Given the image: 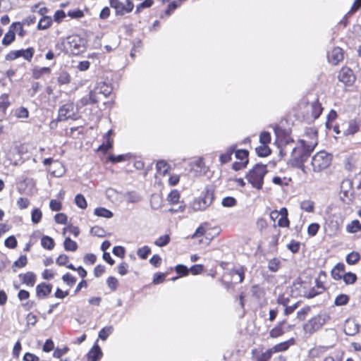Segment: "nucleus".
Segmentation results:
<instances>
[{
	"label": "nucleus",
	"instance_id": "obj_1",
	"mask_svg": "<svg viewBox=\"0 0 361 361\" xmlns=\"http://www.w3.org/2000/svg\"><path fill=\"white\" fill-rule=\"evenodd\" d=\"M317 145L316 140L307 141L303 139L299 140L292 151L293 160L298 166L303 165Z\"/></svg>",
	"mask_w": 361,
	"mask_h": 361
},
{
	"label": "nucleus",
	"instance_id": "obj_2",
	"mask_svg": "<svg viewBox=\"0 0 361 361\" xmlns=\"http://www.w3.org/2000/svg\"><path fill=\"white\" fill-rule=\"evenodd\" d=\"M267 173V166L257 164L247 173L246 179L253 188L260 190L262 188L264 177Z\"/></svg>",
	"mask_w": 361,
	"mask_h": 361
},
{
	"label": "nucleus",
	"instance_id": "obj_3",
	"mask_svg": "<svg viewBox=\"0 0 361 361\" xmlns=\"http://www.w3.org/2000/svg\"><path fill=\"white\" fill-rule=\"evenodd\" d=\"M331 160L332 157L330 154L324 151L317 152L312 159L313 171L315 172H319L326 169L330 166Z\"/></svg>",
	"mask_w": 361,
	"mask_h": 361
},
{
	"label": "nucleus",
	"instance_id": "obj_4",
	"mask_svg": "<svg viewBox=\"0 0 361 361\" xmlns=\"http://www.w3.org/2000/svg\"><path fill=\"white\" fill-rule=\"evenodd\" d=\"M326 315L318 314L308 320L303 326V330L305 334H313L318 331L328 320Z\"/></svg>",
	"mask_w": 361,
	"mask_h": 361
},
{
	"label": "nucleus",
	"instance_id": "obj_5",
	"mask_svg": "<svg viewBox=\"0 0 361 361\" xmlns=\"http://www.w3.org/2000/svg\"><path fill=\"white\" fill-rule=\"evenodd\" d=\"M67 44L73 54H78L85 49V40L77 35L69 36L67 38Z\"/></svg>",
	"mask_w": 361,
	"mask_h": 361
},
{
	"label": "nucleus",
	"instance_id": "obj_6",
	"mask_svg": "<svg viewBox=\"0 0 361 361\" xmlns=\"http://www.w3.org/2000/svg\"><path fill=\"white\" fill-rule=\"evenodd\" d=\"M110 6L116 10V14L123 15L125 13H130L134 8L133 4L130 0H127L126 4L119 0H109Z\"/></svg>",
	"mask_w": 361,
	"mask_h": 361
},
{
	"label": "nucleus",
	"instance_id": "obj_7",
	"mask_svg": "<svg viewBox=\"0 0 361 361\" xmlns=\"http://www.w3.org/2000/svg\"><path fill=\"white\" fill-rule=\"evenodd\" d=\"M212 202V195L207 193L204 197L194 200L191 204V208L195 212L204 210L211 204Z\"/></svg>",
	"mask_w": 361,
	"mask_h": 361
},
{
	"label": "nucleus",
	"instance_id": "obj_8",
	"mask_svg": "<svg viewBox=\"0 0 361 361\" xmlns=\"http://www.w3.org/2000/svg\"><path fill=\"white\" fill-rule=\"evenodd\" d=\"M75 107L71 103L63 105L59 110V118L61 121L75 118Z\"/></svg>",
	"mask_w": 361,
	"mask_h": 361
},
{
	"label": "nucleus",
	"instance_id": "obj_9",
	"mask_svg": "<svg viewBox=\"0 0 361 361\" xmlns=\"http://www.w3.org/2000/svg\"><path fill=\"white\" fill-rule=\"evenodd\" d=\"M338 78L339 81L345 85H351L355 79V77L351 69L349 68H342L338 73Z\"/></svg>",
	"mask_w": 361,
	"mask_h": 361
},
{
	"label": "nucleus",
	"instance_id": "obj_10",
	"mask_svg": "<svg viewBox=\"0 0 361 361\" xmlns=\"http://www.w3.org/2000/svg\"><path fill=\"white\" fill-rule=\"evenodd\" d=\"M329 61L334 64L337 65L340 61L343 59V51L340 47H335L331 52L328 54Z\"/></svg>",
	"mask_w": 361,
	"mask_h": 361
},
{
	"label": "nucleus",
	"instance_id": "obj_11",
	"mask_svg": "<svg viewBox=\"0 0 361 361\" xmlns=\"http://www.w3.org/2000/svg\"><path fill=\"white\" fill-rule=\"evenodd\" d=\"M247 157H248V152L247 150H244V149L237 150L235 152V157L238 159H240L243 162L240 163V164L235 162L233 164V169L234 170L237 171V170L240 169L243 167H245V166L248 161Z\"/></svg>",
	"mask_w": 361,
	"mask_h": 361
},
{
	"label": "nucleus",
	"instance_id": "obj_12",
	"mask_svg": "<svg viewBox=\"0 0 361 361\" xmlns=\"http://www.w3.org/2000/svg\"><path fill=\"white\" fill-rule=\"evenodd\" d=\"M295 343V340L293 338H290L288 341L279 343L270 348L272 353H276L280 352H284L287 350L291 345Z\"/></svg>",
	"mask_w": 361,
	"mask_h": 361
},
{
	"label": "nucleus",
	"instance_id": "obj_13",
	"mask_svg": "<svg viewBox=\"0 0 361 361\" xmlns=\"http://www.w3.org/2000/svg\"><path fill=\"white\" fill-rule=\"evenodd\" d=\"M359 324L353 319H347L344 324V332L346 335L354 336L359 331Z\"/></svg>",
	"mask_w": 361,
	"mask_h": 361
},
{
	"label": "nucleus",
	"instance_id": "obj_14",
	"mask_svg": "<svg viewBox=\"0 0 361 361\" xmlns=\"http://www.w3.org/2000/svg\"><path fill=\"white\" fill-rule=\"evenodd\" d=\"M101 94L95 92V88L91 90L89 93V97H83L81 99L80 102L82 105L85 106L89 104H94L101 99Z\"/></svg>",
	"mask_w": 361,
	"mask_h": 361
},
{
	"label": "nucleus",
	"instance_id": "obj_15",
	"mask_svg": "<svg viewBox=\"0 0 361 361\" xmlns=\"http://www.w3.org/2000/svg\"><path fill=\"white\" fill-rule=\"evenodd\" d=\"M19 278L23 284L30 287H33L36 282V275L32 271L20 274Z\"/></svg>",
	"mask_w": 361,
	"mask_h": 361
},
{
	"label": "nucleus",
	"instance_id": "obj_16",
	"mask_svg": "<svg viewBox=\"0 0 361 361\" xmlns=\"http://www.w3.org/2000/svg\"><path fill=\"white\" fill-rule=\"evenodd\" d=\"M286 324V320L279 322L273 329L269 331V336L272 338H276L284 334L285 330L283 325Z\"/></svg>",
	"mask_w": 361,
	"mask_h": 361
},
{
	"label": "nucleus",
	"instance_id": "obj_17",
	"mask_svg": "<svg viewBox=\"0 0 361 361\" xmlns=\"http://www.w3.org/2000/svg\"><path fill=\"white\" fill-rule=\"evenodd\" d=\"M95 92H98L99 94L103 96L104 97H106L111 92V87L106 82H99L94 87Z\"/></svg>",
	"mask_w": 361,
	"mask_h": 361
},
{
	"label": "nucleus",
	"instance_id": "obj_18",
	"mask_svg": "<svg viewBox=\"0 0 361 361\" xmlns=\"http://www.w3.org/2000/svg\"><path fill=\"white\" fill-rule=\"evenodd\" d=\"M102 350L98 345H95L87 354L88 361H97L102 357Z\"/></svg>",
	"mask_w": 361,
	"mask_h": 361
},
{
	"label": "nucleus",
	"instance_id": "obj_19",
	"mask_svg": "<svg viewBox=\"0 0 361 361\" xmlns=\"http://www.w3.org/2000/svg\"><path fill=\"white\" fill-rule=\"evenodd\" d=\"M345 265L343 263H338L331 270V276L335 280H339L345 274Z\"/></svg>",
	"mask_w": 361,
	"mask_h": 361
},
{
	"label": "nucleus",
	"instance_id": "obj_20",
	"mask_svg": "<svg viewBox=\"0 0 361 361\" xmlns=\"http://www.w3.org/2000/svg\"><path fill=\"white\" fill-rule=\"evenodd\" d=\"M52 286L44 283L39 284L36 288V293L39 297H45L51 291Z\"/></svg>",
	"mask_w": 361,
	"mask_h": 361
},
{
	"label": "nucleus",
	"instance_id": "obj_21",
	"mask_svg": "<svg viewBox=\"0 0 361 361\" xmlns=\"http://www.w3.org/2000/svg\"><path fill=\"white\" fill-rule=\"evenodd\" d=\"M300 207L306 212L312 213L314 211V202L310 200H305L300 202Z\"/></svg>",
	"mask_w": 361,
	"mask_h": 361
},
{
	"label": "nucleus",
	"instance_id": "obj_22",
	"mask_svg": "<svg viewBox=\"0 0 361 361\" xmlns=\"http://www.w3.org/2000/svg\"><path fill=\"white\" fill-rule=\"evenodd\" d=\"M235 151V147H230L225 153L220 154L219 160L221 164L228 163L231 160V156Z\"/></svg>",
	"mask_w": 361,
	"mask_h": 361
},
{
	"label": "nucleus",
	"instance_id": "obj_23",
	"mask_svg": "<svg viewBox=\"0 0 361 361\" xmlns=\"http://www.w3.org/2000/svg\"><path fill=\"white\" fill-rule=\"evenodd\" d=\"M192 170H195L197 173H205V166L202 158L197 159L192 164Z\"/></svg>",
	"mask_w": 361,
	"mask_h": 361
},
{
	"label": "nucleus",
	"instance_id": "obj_24",
	"mask_svg": "<svg viewBox=\"0 0 361 361\" xmlns=\"http://www.w3.org/2000/svg\"><path fill=\"white\" fill-rule=\"evenodd\" d=\"M169 168V164L163 160L159 161L156 165L157 171L161 176H165L168 173Z\"/></svg>",
	"mask_w": 361,
	"mask_h": 361
},
{
	"label": "nucleus",
	"instance_id": "obj_25",
	"mask_svg": "<svg viewBox=\"0 0 361 361\" xmlns=\"http://www.w3.org/2000/svg\"><path fill=\"white\" fill-rule=\"evenodd\" d=\"M346 231L350 233H355L361 231V224L358 220H353L346 226Z\"/></svg>",
	"mask_w": 361,
	"mask_h": 361
},
{
	"label": "nucleus",
	"instance_id": "obj_26",
	"mask_svg": "<svg viewBox=\"0 0 361 361\" xmlns=\"http://www.w3.org/2000/svg\"><path fill=\"white\" fill-rule=\"evenodd\" d=\"M19 57H23L25 60L30 61L33 57L35 50L33 48L30 47L26 49L18 50Z\"/></svg>",
	"mask_w": 361,
	"mask_h": 361
},
{
	"label": "nucleus",
	"instance_id": "obj_27",
	"mask_svg": "<svg viewBox=\"0 0 361 361\" xmlns=\"http://www.w3.org/2000/svg\"><path fill=\"white\" fill-rule=\"evenodd\" d=\"M52 23V19L49 16H43L39 20L37 27L39 30H46L50 27Z\"/></svg>",
	"mask_w": 361,
	"mask_h": 361
},
{
	"label": "nucleus",
	"instance_id": "obj_28",
	"mask_svg": "<svg viewBox=\"0 0 361 361\" xmlns=\"http://www.w3.org/2000/svg\"><path fill=\"white\" fill-rule=\"evenodd\" d=\"M18 149L16 146H12L10 150L6 152V157L11 163L16 164L17 157H18Z\"/></svg>",
	"mask_w": 361,
	"mask_h": 361
},
{
	"label": "nucleus",
	"instance_id": "obj_29",
	"mask_svg": "<svg viewBox=\"0 0 361 361\" xmlns=\"http://www.w3.org/2000/svg\"><path fill=\"white\" fill-rule=\"evenodd\" d=\"M94 213L95 215H97L98 216L104 217L106 219H109L113 216V213L110 210H109L104 207L96 208L94 209Z\"/></svg>",
	"mask_w": 361,
	"mask_h": 361
},
{
	"label": "nucleus",
	"instance_id": "obj_30",
	"mask_svg": "<svg viewBox=\"0 0 361 361\" xmlns=\"http://www.w3.org/2000/svg\"><path fill=\"white\" fill-rule=\"evenodd\" d=\"M311 109H312V116L314 118H317L320 116V114L322 111V107L321 104L317 101H315L312 103Z\"/></svg>",
	"mask_w": 361,
	"mask_h": 361
},
{
	"label": "nucleus",
	"instance_id": "obj_31",
	"mask_svg": "<svg viewBox=\"0 0 361 361\" xmlns=\"http://www.w3.org/2000/svg\"><path fill=\"white\" fill-rule=\"evenodd\" d=\"M360 259V255L357 252H351L346 257V262L348 264H357Z\"/></svg>",
	"mask_w": 361,
	"mask_h": 361
},
{
	"label": "nucleus",
	"instance_id": "obj_32",
	"mask_svg": "<svg viewBox=\"0 0 361 361\" xmlns=\"http://www.w3.org/2000/svg\"><path fill=\"white\" fill-rule=\"evenodd\" d=\"M15 37H16L15 32L11 28V26H10L9 30L8 31V32L6 33V35H5V36H4V39H3L1 42L4 45H8L12 42L14 41Z\"/></svg>",
	"mask_w": 361,
	"mask_h": 361
},
{
	"label": "nucleus",
	"instance_id": "obj_33",
	"mask_svg": "<svg viewBox=\"0 0 361 361\" xmlns=\"http://www.w3.org/2000/svg\"><path fill=\"white\" fill-rule=\"evenodd\" d=\"M42 246L47 250H52L54 246V240L49 236H43L41 239Z\"/></svg>",
	"mask_w": 361,
	"mask_h": 361
},
{
	"label": "nucleus",
	"instance_id": "obj_34",
	"mask_svg": "<svg viewBox=\"0 0 361 361\" xmlns=\"http://www.w3.org/2000/svg\"><path fill=\"white\" fill-rule=\"evenodd\" d=\"M64 248L67 251H75L78 248V245L75 241L72 240L69 237H67L63 243Z\"/></svg>",
	"mask_w": 361,
	"mask_h": 361
},
{
	"label": "nucleus",
	"instance_id": "obj_35",
	"mask_svg": "<svg viewBox=\"0 0 361 361\" xmlns=\"http://www.w3.org/2000/svg\"><path fill=\"white\" fill-rule=\"evenodd\" d=\"M256 152L259 157H267L271 153V150L267 145L261 144L256 147Z\"/></svg>",
	"mask_w": 361,
	"mask_h": 361
},
{
	"label": "nucleus",
	"instance_id": "obj_36",
	"mask_svg": "<svg viewBox=\"0 0 361 361\" xmlns=\"http://www.w3.org/2000/svg\"><path fill=\"white\" fill-rule=\"evenodd\" d=\"M113 330H114V328L112 326H105L102 329L100 330V331L99 332V338H101L102 341H105L106 340V338H108V336L112 334L113 332Z\"/></svg>",
	"mask_w": 361,
	"mask_h": 361
},
{
	"label": "nucleus",
	"instance_id": "obj_37",
	"mask_svg": "<svg viewBox=\"0 0 361 361\" xmlns=\"http://www.w3.org/2000/svg\"><path fill=\"white\" fill-rule=\"evenodd\" d=\"M326 350V348L324 346H319L312 348L309 352V356L310 357H319Z\"/></svg>",
	"mask_w": 361,
	"mask_h": 361
},
{
	"label": "nucleus",
	"instance_id": "obj_38",
	"mask_svg": "<svg viewBox=\"0 0 361 361\" xmlns=\"http://www.w3.org/2000/svg\"><path fill=\"white\" fill-rule=\"evenodd\" d=\"M180 199V193L177 190H173L168 195L167 200L172 204L178 202Z\"/></svg>",
	"mask_w": 361,
	"mask_h": 361
},
{
	"label": "nucleus",
	"instance_id": "obj_39",
	"mask_svg": "<svg viewBox=\"0 0 361 361\" xmlns=\"http://www.w3.org/2000/svg\"><path fill=\"white\" fill-rule=\"evenodd\" d=\"M273 353L270 348L267 349L264 353H261L260 355H257L255 357V361H269Z\"/></svg>",
	"mask_w": 361,
	"mask_h": 361
},
{
	"label": "nucleus",
	"instance_id": "obj_40",
	"mask_svg": "<svg viewBox=\"0 0 361 361\" xmlns=\"http://www.w3.org/2000/svg\"><path fill=\"white\" fill-rule=\"evenodd\" d=\"M151 252V249L149 247L145 245L142 247H140L137 251V255L142 259H145L147 258L148 255Z\"/></svg>",
	"mask_w": 361,
	"mask_h": 361
},
{
	"label": "nucleus",
	"instance_id": "obj_41",
	"mask_svg": "<svg viewBox=\"0 0 361 361\" xmlns=\"http://www.w3.org/2000/svg\"><path fill=\"white\" fill-rule=\"evenodd\" d=\"M349 301V297L345 294L338 295L334 301V304L337 306L346 305Z\"/></svg>",
	"mask_w": 361,
	"mask_h": 361
},
{
	"label": "nucleus",
	"instance_id": "obj_42",
	"mask_svg": "<svg viewBox=\"0 0 361 361\" xmlns=\"http://www.w3.org/2000/svg\"><path fill=\"white\" fill-rule=\"evenodd\" d=\"M113 142V140H104V142L98 147L97 151L106 153L109 149L112 148Z\"/></svg>",
	"mask_w": 361,
	"mask_h": 361
},
{
	"label": "nucleus",
	"instance_id": "obj_43",
	"mask_svg": "<svg viewBox=\"0 0 361 361\" xmlns=\"http://www.w3.org/2000/svg\"><path fill=\"white\" fill-rule=\"evenodd\" d=\"M50 68L48 67H42L33 71V77L36 79L41 78L44 74H49Z\"/></svg>",
	"mask_w": 361,
	"mask_h": 361
},
{
	"label": "nucleus",
	"instance_id": "obj_44",
	"mask_svg": "<svg viewBox=\"0 0 361 361\" xmlns=\"http://www.w3.org/2000/svg\"><path fill=\"white\" fill-rule=\"evenodd\" d=\"M71 82V76L67 72H61L58 78L59 85H66Z\"/></svg>",
	"mask_w": 361,
	"mask_h": 361
},
{
	"label": "nucleus",
	"instance_id": "obj_45",
	"mask_svg": "<svg viewBox=\"0 0 361 361\" xmlns=\"http://www.w3.org/2000/svg\"><path fill=\"white\" fill-rule=\"evenodd\" d=\"M345 284H353L357 280V276L351 272L345 273L343 277Z\"/></svg>",
	"mask_w": 361,
	"mask_h": 361
},
{
	"label": "nucleus",
	"instance_id": "obj_46",
	"mask_svg": "<svg viewBox=\"0 0 361 361\" xmlns=\"http://www.w3.org/2000/svg\"><path fill=\"white\" fill-rule=\"evenodd\" d=\"M11 28L20 37H23L25 35V31L23 30V25L20 23H13L11 25Z\"/></svg>",
	"mask_w": 361,
	"mask_h": 361
},
{
	"label": "nucleus",
	"instance_id": "obj_47",
	"mask_svg": "<svg viewBox=\"0 0 361 361\" xmlns=\"http://www.w3.org/2000/svg\"><path fill=\"white\" fill-rule=\"evenodd\" d=\"M352 187V182L349 179L343 180L341 183V191L344 193L345 196L348 195L349 190Z\"/></svg>",
	"mask_w": 361,
	"mask_h": 361
},
{
	"label": "nucleus",
	"instance_id": "obj_48",
	"mask_svg": "<svg viewBox=\"0 0 361 361\" xmlns=\"http://www.w3.org/2000/svg\"><path fill=\"white\" fill-rule=\"evenodd\" d=\"M75 202L76 205L81 209H85L87 207L86 200L81 194H78L75 196Z\"/></svg>",
	"mask_w": 361,
	"mask_h": 361
},
{
	"label": "nucleus",
	"instance_id": "obj_49",
	"mask_svg": "<svg viewBox=\"0 0 361 361\" xmlns=\"http://www.w3.org/2000/svg\"><path fill=\"white\" fill-rule=\"evenodd\" d=\"M14 115L19 118H25L28 117L29 113L26 108L20 107L15 110Z\"/></svg>",
	"mask_w": 361,
	"mask_h": 361
},
{
	"label": "nucleus",
	"instance_id": "obj_50",
	"mask_svg": "<svg viewBox=\"0 0 361 361\" xmlns=\"http://www.w3.org/2000/svg\"><path fill=\"white\" fill-rule=\"evenodd\" d=\"M169 241H170L169 235H164L160 236L159 238H157L155 240L154 244L159 247H164V246L166 245L169 243Z\"/></svg>",
	"mask_w": 361,
	"mask_h": 361
},
{
	"label": "nucleus",
	"instance_id": "obj_51",
	"mask_svg": "<svg viewBox=\"0 0 361 361\" xmlns=\"http://www.w3.org/2000/svg\"><path fill=\"white\" fill-rule=\"evenodd\" d=\"M359 128L355 121H350L347 129L345 130V135H353L357 132Z\"/></svg>",
	"mask_w": 361,
	"mask_h": 361
},
{
	"label": "nucleus",
	"instance_id": "obj_52",
	"mask_svg": "<svg viewBox=\"0 0 361 361\" xmlns=\"http://www.w3.org/2000/svg\"><path fill=\"white\" fill-rule=\"evenodd\" d=\"M42 216V213L39 209L36 208L32 212L31 219L34 224H38L41 221Z\"/></svg>",
	"mask_w": 361,
	"mask_h": 361
},
{
	"label": "nucleus",
	"instance_id": "obj_53",
	"mask_svg": "<svg viewBox=\"0 0 361 361\" xmlns=\"http://www.w3.org/2000/svg\"><path fill=\"white\" fill-rule=\"evenodd\" d=\"M280 263L279 259L274 258L269 262L268 268L271 271L275 272L279 269Z\"/></svg>",
	"mask_w": 361,
	"mask_h": 361
},
{
	"label": "nucleus",
	"instance_id": "obj_54",
	"mask_svg": "<svg viewBox=\"0 0 361 361\" xmlns=\"http://www.w3.org/2000/svg\"><path fill=\"white\" fill-rule=\"evenodd\" d=\"M128 159V154H121V155H118V156H114L113 154H111L109 157V160L114 164L126 161Z\"/></svg>",
	"mask_w": 361,
	"mask_h": 361
},
{
	"label": "nucleus",
	"instance_id": "obj_55",
	"mask_svg": "<svg viewBox=\"0 0 361 361\" xmlns=\"http://www.w3.org/2000/svg\"><path fill=\"white\" fill-rule=\"evenodd\" d=\"M319 228H320V226L317 223H312V224H310L307 228L308 235L310 236L316 235Z\"/></svg>",
	"mask_w": 361,
	"mask_h": 361
},
{
	"label": "nucleus",
	"instance_id": "obj_56",
	"mask_svg": "<svg viewBox=\"0 0 361 361\" xmlns=\"http://www.w3.org/2000/svg\"><path fill=\"white\" fill-rule=\"evenodd\" d=\"M67 15L71 18H81L84 16V13L82 10L75 9L68 11Z\"/></svg>",
	"mask_w": 361,
	"mask_h": 361
},
{
	"label": "nucleus",
	"instance_id": "obj_57",
	"mask_svg": "<svg viewBox=\"0 0 361 361\" xmlns=\"http://www.w3.org/2000/svg\"><path fill=\"white\" fill-rule=\"evenodd\" d=\"M236 204V200L232 197H226L222 200V205L226 207H233Z\"/></svg>",
	"mask_w": 361,
	"mask_h": 361
},
{
	"label": "nucleus",
	"instance_id": "obj_58",
	"mask_svg": "<svg viewBox=\"0 0 361 361\" xmlns=\"http://www.w3.org/2000/svg\"><path fill=\"white\" fill-rule=\"evenodd\" d=\"M27 257L24 255L20 256L16 261L14 262L13 267L22 268L27 264Z\"/></svg>",
	"mask_w": 361,
	"mask_h": 361
},
{
	"label": "nucleus",
	"instance_id": "obj_59",
	"mask_svg": "<svg viewBox=\"0 0 361 361\" xmlns=\"http://www.w3.org/2000/svg\"><path fill=\"white\" fill-rule=\"evenodd\" d=\"M271 141V135L268 132H262L259 135V142L261 144L268 145Z\"/></svg>",
	"mask_w": 361,
	"mask_h": 361
},
{
	"label": "nucleus",
	"instance_id": "obj_60",
	"mask_svg": "<svg viewBox=\"0 0 361 361\" xmlns=\"http://www.w3.org/2000/svg\"><path fill=\"white\" fill-rule=\"evenodd\" d=\"M106 283L112 290H115L117 288L118 281L115 277L110 276L107 279Z\"/></svg>",
	"mask_w": 361,
	"mask_h": 361
},
{
	"label": "nucleus",
	"instance_id": "obj_61",
	"mask_svg": "<svg viewBox=\"0 0 361 361\" xmlns=\"http://www.w3.org/2000/svg\"><path fill=\"white\" fill-rule=\"evenodd\" d=\"M62 279L66 284L71 286L76 282V279L68 273L64 274Z\"/></svg>",
	"mask_w": 361,
	"mask_h": 361
},
{
	"label": "nucleus",
	"instance_id": "obj_62",
	"mask_svg": "<svg viewBox=\"0 0 361 361\" xmlns=\"http://www.w3.org/2000/svg\"><path fill=\"white\" fill-rule=\"evenodd\" d=\"M70 233L73 234L75 237H77L80 233V230L78 227L73 226H68L63 228V235L66 234V233Z\"/></svg>",
	"mask_w": 361,
	"mask_h": 361
},
{
	"label": "nucleus",
	"instance_id": "obj_63",
	"mask_svg": "<svg viewBox=\"0 0 361 361\" xmlns=\"http://www.w3.org/2000/svg\"><path fill=\"white\" fill-rule=\"evenodd\" d=\"M4 244L8 248H15L17 245V240L14 236H10L5 240Z\"/></svg>",
	"mask_w": 361,
	"mask_h": 361
},
{
	"label": "nucleus",
	"instance_id": "obj_64",
	"mask_svg": "<svg viewBox=\"0 0 361 361\" xmlns=\"http://www.w3.org/2000/svg\"><path fill=\"white\" fill-rule=\"evenodd\" d=\"M49 207L52 211H60L62 209V204L58 200H51L49 202Z\"/></svg>",
	"mask_w": 361,
	"mask_h": 361
}]
</instances>
